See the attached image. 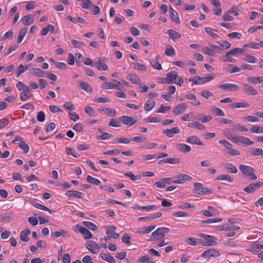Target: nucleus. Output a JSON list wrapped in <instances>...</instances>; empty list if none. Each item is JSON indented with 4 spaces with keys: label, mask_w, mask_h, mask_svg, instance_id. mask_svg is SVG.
<instances>
[{
    "label": "nucleus",
    "mask_w": 263,
    "mask_h": 263,
    "mask_svg": "<svg viewBox=\"0 0 263 263\" xmlns=\"http://www.w3.org/2000/svg\"><path fill=\"white\" fill-rule=\"evenodd\" d=\"M80 86L81 89L84 90L86 92H92L93 91L92 87L84 81H80Z\"/></svg>",
    "instance_id": "obj_30"
},
{
    "label": "nucleus",
    "mask_w": 263,
    "mask_h": 263,
    "mask_svg": "<svg viewBox=\"0 0 263 263\" xmlns=\"http://www.w3.org/2000/svg\"><path fill=\"white\" fill-rule=\"evenodd\" d=\"M86 179L89 183L95 185H100L101 183V182L98 179L93 178L90 175H88Z\"/></svg>",
    "instance_id": "obj_43"
},
{
    "label": "nucleus",
    "mask_w": 263,
    "mask_h": 263,
    "mask_svg": "<svg viewBox=\"0 0 263 263\" xmlns=\"http://www.w3.org/2000/svg\"><path fill=\"white\" fill-rule=\"evenodd\" d=\"M17 88L20 90H29V87L25 85L21 81H19L17 84H16V85Z\"/></svg>",
    "instance_id": "obj_55"
},
{
    "label": "nucleus",
    "mask_w": 263,
    "mask_h": 263,
    "mask_svg": "<svg viewBox=\"0 0 263 263\" xmlns=\"http://www.w3.org/2000/svg\"><path fill=\"white\" fill-rule=\"evenodd\" d=\"M200 236L204 238L205 240V242L202 243L204 246H214L217 243L216 238L213 236L206 235L204 234H201Z\"/></svg>",
    "instance_id": "obj_6"
},
{
    "label": "nucleus",
    "mask_w": 263,
    "mask_h": 263,
    "mask_svg": "<svg viewBox=\"0 0 263 263\" xmlns=\"http://www.w3.org/2000/svg\"><path fill=\"white\" fill-rule=\"evenodd\" d=\"M83 224L85 227L89 228L92 230L97 231L98 230L97 226L95 224L90 221H83Z\"/></svg>",
    "instance_id": "obj_46"
},
{
    "label": "nucleus",
    "mask_w": 263,
    "mask_h": 263,
    "mask_svg": "<svg viewBox=\"0 0 263 263\" xmlns=\"http://www.w3.org/2000/svg\"><path fill=\"white\" fill-rule=\"evenodd\" d=\"M100 256L101 258L109 262V263H116V260L114 258L111 256L108 253H101L100 254Z\"/></svg>",
    "instance_id": "obj_27"
},
{
    "label": "nucleus",
    "mask_w": 263,
    "mask_h": 263,
    "mask_svg": "<svg viewBox=\"0 0 263 263\" xmlns=\"http://www.w3.org/2000/svg\"><path fill=\"white\" fill-rule=\"evenodd\" d=\"M232 108H248L250 106V104L245 102H234L230 105Z\"/></svg>",
    "instance_id": "obj_25"
},
{
    "label": "nucleus",
    "mask_w": 263,
    "mask_h": 263,
    "mask_svg": "<svg viewBox=\"0 0 263 263\" xmlns=\"http://www.w3.org/2000/svg\"><path fill=\"white\" fill-rule=\"evenodd\" d=\"M219 256H220V253L217 250L215 249H210L203 252L201 256L207 259H210L211 257H217Z\"/></svg>",
    "instance_id": "obj_8"
},
{
    "label": "nucleus",
    "mask_w": 263,
    "mask_h": 263,
    "mask_svg": "<svg viewBox=\"0 0 263 263\" xmlns=\"http://www.w3.org/2000/svg\"><path fill=\"white\" fill-rule=\"evenodd\" d=\"M225 168L231 173L236 174L238 170L236 166L233 165L232 163H227L224 166Z\"/></svg>",
    "instance_id": "obj_39"
},
{
    "label": "nucleus",
    "mask_w": 263,
    "mask_h": 263,
    "mask_svg": "<svg viewBox=\"0 0 263 263\" xmlns=\"http://www.w3.org/2000/svg\"><path fill=\"white\" fill-rule=\"evenodd\" d=\"M242 119L243 120H246L248 122H256L259 121V119L258 117L253 116H247L243 117Z\"/></svg>",
    "instance_id": "obj_48"
},
{
    "label": "nucleus",
    "mask_w": 263,
    "mask_h": 263,
    "mask_svg": "<svg viewBox=\"0 0 263 263\" xmlns=\"http://www.w3.org/2000/svg\"><path fill=\"white\" fill-rule=\"evenodd\" d=\"M77 227L79 229V232L84 235V238L85 239L91 238L92 237V233L86 227L79 226L78 224L77 225Z\"/></svg>",
    "instance_id": "obj_13"
},
{
    "label": "nucleus",
    "mask_w": 263,
    "mask_h": 263,
    "mask_svg": "<svg viewBox=\"0 0 263 263\" xmlns=\"http://www.w3.org/2000/svg\"><path fill=\"white\" fill-rule=\"evenodd\" d=\"M22 21L25 26H29L33 23L34 17L31 14H28L22 18Z\"/></svg>",
    "instance_id": "obj_23"
},
{
    "label": "nucleus",
    "mask_w": 263,
    "mask_h": 263,
    "mask_svg": "<svg viewBox=\"0 0 263 263\" xmlns=\"http://www.w3.org/2000/svg\"><path fill=\"white\" fill-rule=\"evenodd\" d=\"M29 72L32 74L37 77H42L44 76L46 73L44 71H43L40 68H33L30 70Z\"/></svg>",
    "instance_id": "obj_29"
},
{
    "label": "nucleus",
    "mask_w": 263,
    "mask_h": 263,
    "mask_svg": "<svg viewBox=\"0 0 263 263\" xmlns=\"http://www.w3.org/2000/svg\"><path fill=\"white\" fill-rule=\"evenodd\" d=\"M71 43L76 48H80L83 46H84V44L83 42L81 41H77L75 40H71Z\"/></svg>",
    "instance_id": "obj_64"
},
{
    "label": "nucleus",
    "mask_w": 263,
    "mask_h": 263,
    "mask_svg": "<svg viewBox=\"0 0 263 263\" xmlns=\"http://www.w3.org/2000/svg\"><path fill=\"white\" fill-rule=\"evenodd\" d=\"M239 170L243 175L250 177L252 180L257 179V176L254 174L255 170L251 166L241 164L239 166Z\"/></svg>",
    "instance_id": "obj_2"
},
{
    "label": "nucleus",
    "mask_w": 263,
    "mask_h": 263,
    "mask_svg": "<svg viewBox=\"0 0 263 263\" xmlns=\"http://www.w3.org/2000/svg\"><path fill=\"white\" fill-rule=\"evenodd\" d=\"M186 142L192 144L199 145L201 146L203 145V143L201 142L200 139L196 136H192L189 137L187 138Z\"/></svg>",
    "instance_id": "obj_19"
},
{
    "label": "nucleus",
    "mask_w": 263,
    "mask_h": 263,
    "mask_svg": "<svg viewBox=\"0 0 263 263\" xmlns=\"http://www.w3.org/2000/svg\"><path fill=\"white\" fill-rule=\"evenodd\" d=\"M247 80L248 82L256 84L263 82V76L257 77H249L247 78Z\"/></svg>",
    "instance_id": "obj_28"
},
{
    "label": "nucleus",
    "mask_w": 263,
    "mask_h": 263,
    "mask_svg": "<svg viewBox=\"0 0 263 263\" xmlns=\"http://www.w3.org/2000/svg\"><path fill=\"white\" fill-rule=\"evenodd\" d=\"M212 111L215 114L216 116H224V113L223 111L219 108L215 107L212 109Z\"/></svg>",
    "instance_id": "obj_63"
},
{
    "label": "nucleus",
    "mask_w": 263,
    "mask_h": 263,
    "mask_svg": "<svg viewBox=\"0 0 263 263\" xmlns=\"http://www.w3.org/2000/svg\"><path fill=\"white\" fill-rule=\"evenodd\" d=\"M128 77L130 81L133 83L138 84L139 85H142V83H140L141 80L136 74L130 73L128 74Z\"/></svg>",
    "instance_id": "obj_33"
},
{
    "label": "nucleus",
    "mask_w": 263,
    "mask_h": 263,
    "mask_svg": "<svg viewBox=\"0 0 263 263\" xmlns=\"http://www.w3.org/2000/svg\"><path fill=\"white\" fill-rule=\"evenodd\" d=\"M31 233V231L29 229H26L22 231L20 234V239L22 241L27 242L29 240L28 235Z\"/></svg>",
    "instance_id": "obj_24"
},
{
    "label": "nucleus",
    "mask_w": 263,
    "mask_h": 263,
    "mask_svg": "<svg viewBox=\"0 0 263 263\" xmlns=\"http://www.w3.org/2000/svg\"><path fill=\"white\" fill-rule=\"evenodd\" d=\"M234 128L232 129V132H234L236 130H239L240 132H247L248 130L247 128L240 124H235L234 125Z\"/></svg>",
    "instance_id": "obj_49"
},
{
    "label": "nucleus",
    "mask_w": 263,
    "mask_h": 263,
    "mask_svg": "<svg viewBox=\"0 0 263 263\" xmlns=\"http://www.w3.org/2000/svg\"><path fill=\"white\" fill-rule=\"evenodd\" d=\"M172 215L176 217H187L189 215L184 211H178L173 213Z\"/></svg>",
    "instance_id": "obj_57"
},
{
    "label": "nucleus",
    "mask_w": 263,
    "mask_h": 263,
    "mask_svg": "<svg viewBox=\"0 0 263 263\" xmlns=\"http://www.w3.org/2000/svg\"><path fill=\"white\" fill-rule=\"evenodd\" d=\"M155 106V101L152 100H148L146 102L144 106V109L149 111L151 110Z\"/></svg>",
    "instance_id": "obj_35"
},
{
    "label": "nucleus",
    "mask_w": 263,
    "mask_h": 263,
    "mask_svg": "<svg viewBox=\"0 0 263 263\" xmlns=\"http://www.w3.org/2000/svg\"><path fill=\"white\" fill-rule=\"evenodd\" d=\"M176 178L178 179L177 180H180L182 182V183H183V181H189L192 180V177L188 175L183 174H180L178 175Z\"/></svg>",
    "instance_id": "obj_37"
},
{
    "label": "nucleus",
    "mask_w": 263,
    "mask_h": 263,
    "mask_svg": "<svg viewBox=\"0 0 263 263\" xmlns=\"http://www.w3.org/2000/svg\"><path fill=\"white\" fill-rule=\"evenodd\" d=\"M203 52L204 53L210 56H213L214 55L215 51L213 49L208 47H204L203 48Z\"/></svg>",
    "instance_id": "obj_60"
},
{
    "label": "nucleus",
    "mask_w": 263,
    "mask_h": 263,
    "mask_svg": "<svg viewBox=\"0 0 263 263\" xmlns=\"http://www.w3.org/2000/svg\"><path fill=\"white\" fill-rule=\"evenodd\" d=\"M156 208V206L155 205H151L148 206H140L136 205L134 207L135 210H144L147 211H150Z\"/></svg>",
    "instance_id": "obj_40"
},
{
    "label": "nucleus",
    "mask_w": 263,
    "mask_h": 263,
    "mask_svg": "<svg viewBox=\"0 0 263 263\" xmlns=\"http://www.w3.org/2000/svg\"><path fill=\"white\" fill-rule=\"evenodd\" d=\"M36 118L39 122H44L45 120V114L43 111H40L38 112Z\"/></svg>",
    "instance_id": "obj_62"
},
{
    "label": "nucleus",
    "mask_w": 263,
    "mask_h": 263,
    "mask_svg": "<svg viewBox=\"0 0 263 263\" xmlns=\"http://www.w3.org/2000/svg\"><path fill=\"white\" fill-rule=\"evenodd\" d=\"M219 144L223 145V146L228 149V154L231 156H239L240 152L233 148V145L229 141L226 140H220L218 141Z\"/></svg>",
    "instance_id": "obj_3"
},
{
    "label": "nucleus",
    "mask_w": 263,
    "mask_h": 263,
    "mask_svg": "<svg viewBox=\"0 0 263 263\" xmlns=\"http://www.w3.org/2000/svg\"><path fill=\"white\" fill-rule=\"evenodd\" d=\"M187 107L186 105L184 103H181L177 105L174 109V112L176 115L181 114L184 112Z\"/></svg>",
    "instance_id": "obj_20"
},
{
    "label": "nucleus",
    "mask_w": 263,
    "mask_h": 263,
    "mask_svg": "<svg viewBox=\"0 0 263 263\" xmlns=\"http://www.w3.org/2000/svg\"><path fill=\"white\" fill-rule=\"evenodd\" d=\"M248 155L252 157L263 156V151L259 148H251L248 150Z\"/></svg>",
    "instance_id": "obj_17"
},
{
    "label": "nucleus",
    "mask_w": 263,
    "mask_h": 263,
    "mask_svg": "<svg viewBox=\"0 0 263 263\" xmlns=\"http://www.w3.org/2000/svg\"><path fill=\"white\" fill-rule=\"evenodd\" d=\"M258 249H263V245L259 244L258 242H255L251 245L249 251L253 253L257 252Z\"/></svg>",
    "instance_id": "obj_34"
},
{
    "label": "nucleus",
    "mask_w": 263,
    "mask_h": 263,
    "mask_svg": "<svg viewBox=\"0 0 263 263\" xmlns=\"http://www.w3.org/2000/svg\"><path fill=\"white\" fill-rule=\"evenodd\" d=\"M214 77L211 76H208L205 77H200L198 76L199 82H196V83H198V85L203 84L208 82L211 81L213 79Z\"/></svg>",
    "instance_id": "obj_36"
},
{
    "label": "nucleus",
    "mask_w": 263,
    "mask_h": 263,
    "mask_svg": "<svg viewBox=\"0 0 263 263\" xmlns=\"http://www.w3.org/2000/svg\"><path fill=\"white\" fill-rule=\"evenodd\" d=\"M179 133L180 129L178 127H173L171 129H166L163 130V133L170 138L173 137L174 134H177Z\"/></svg>",
    "instance_id": "obj_14"
},
{
    "label": "nucleus",
    "mask_w": 263,
    "mask_h": 263,
    "mask_svg": "<svg viewBox=\"0 0 263 263\" xmlns=\"http://www.w3.org/2000/svg\"><path fill=\"white\" fill-rule=\"evenodd\" d=\"M178 151L183 153H187L191 151V147L185 144L180 143L177 146Z\"/></svg>",
    "instance_id": "obj_31"
},
{
    "label": "nucleus",
    "mask_w": 263,
    "mask_h": 263,
    "mask_svg": "<svg viewBox=\"0 0 263 263\" xmlns=\"http://www.w3.org/2000/svg\"><path fill=\"white\" fill-rule=\"evenodd\" d=\"M227 137L233 142L236 144L242 143L248 146L254 144L253 141H252L248 138L246 137L241 136H233L229 133L228 134Z\"/></svg>",
    "instance_id": "obj_1"
},
{
    "label": "nucleus",
    "mask_w": 263,
    "mask_h": 263,
    "mask_svg": "<svg viewBox=\"0 0 263 263\" xmlns=\"http://www.w3.org/2000/svg\"><path fill=\"white\" fill-rule=\"evenodd\" d=\"M167 33L169 35V37L174 41H175L177 39L181 37V34L174 29L168 30Z\"/></svg>",
    "instance_id": "obj_22"
},
{
    "label": "nucleus",
    "mask_w": 263,
    "mask_h": 263,
    "mask_svg": "<svg viewBox=\"0 0 263 263\" xmlns=\"http://www.w3.org/2000/svg\"><path fill=\"white\" fill-rule=\"evenodd\" d=\"M162 181L165 184H171L172 183L182 184V182L180 180H174L171 177L163 178Z\"/></svg>",
    "instance_id": "obj_42"
},
{
    "label": "nucleus",
    "mask_w": 263,
    "mask_h": 263,
    "mask_svg": "<svg viewBox=\"0 0 263 263\" xmlns=\"http://www.w3.org/2000/svg\"><path fill=\"white\" fill-rule=\"evenodd\" d=\"M122 240L124 243H126L127 245L131 244L130 237L127 233H125L122 237Z\"/></svg>",
    "instance_id": "obj_58"
},
{
    "label": "nucleus",
    "mask_w": 263,
    "mask_h": 263,
    "mask_svg": "<svg viewBox=\"0 0 263 263\" xmlns=\"http://www.w3.org/2000/svg\"><path fill=\"white\" fill-rule=\"evenodd\" d=\"M194 190L193 193L197 195H204L208 193H212V191L208 188L203 186L201 183L196 182L194 184Z\"/></svg>",
    "instance_id": "obj_4"
},
{
    "label": "nucleus",
    "mask_w": 263,
    "mask_h": 263,
    "mask_svg": "<svg viewBox=\"0 0 263 263\" xmlns=\"http://www.w3.org/2000/svg\"><path fill=\"white\" fill-rule=\"evenodd\" d=\"M19 146L24 151V153L27 154V153H28L29 151V147L25 141H21V143H20Z\"/></svg>",
    "instance_id": "obj_54"
},
{
    "label": "nucleus",
    "mask_w": 263,
    "mask_h": 263,
    "mask_svg": "<svg viewBox=\"0 0 263 263\" xmlns=\"http://www.w3.org/2000/svg\"><path fill=\"white\" fill-rule=\"evenodd\" d=\"M27 32V28H23L20 30V32H19V35H18V37L17 39V43H21L22 42V41H23L24 36L26 34Z\"/></svg>",
    "instance_id": "obj_41"
},
{
    "label": "nucleus",
    "mask_w": 263,
    "mask_h": 263,
    "mask_svg": "<svg viewBox=\"0 0 263 263\" xmlns=\"http://www.w3.org/2000/svg\"><path fill=\"white\" fill-rule=\"evenodd\" d=\"M243 60L250 63H255L257 61L256 57L251 55H247Z\"/></svg>",
    "instance_id": "obj_53"
},
{
    "label": "nucleus",
    "mask_w": 263,
    "mask_h": 263,
    "mask_svg": "<svg viewBox=\"0 0 263 263\" xmlns=\"http://www.w3.org/2000/svg\"><path fill=\"white\" fill-rule=\"evenodd\" d=\"M250 131L252 133L256 134L263 133V127H260L258 125H254L250 129Z\"/></svg>",
    "instance_id": "obj_50"
},
{
    "label": "nucleus",
    "mask_w": 263,
    "mask_h": 263,
    "mask_svg": "<svg viewBox=\"0 0 263 263\" xmlns=\"http://www.w3.org/2000/svg\"><path fill=\"white\" fill-rule=\"evenodd\" d=\"M169 82V84L175 82V80L178 77V72L176 71L173 70L170 72L167 73L166 76Z\"/></svg>",
    "instance_id": "obj_21"
},
{
    "label": "nucleus",
    "mask_w": 263,
    "mask_h": 263,
    "mask_svg": "<svg viewBox=\"0 0 263 263\" xmlns=\"http://www.w3.org/2000/svg\"><path fill=\"white\" fill-rule=\"evenodd\" d=\"M204 30L208 34H209L214 39H217L219 37L217 34L215 33L214 32V31L217 32V30H214L213 28L211 27H205L204 28Z\"/></svg>",
    "instance_id": "obj_38"
},
{
    "label": "nucleus",
    "mask_w": 263,
    "mask_h": 263,
    "mask_svg": "<svg viewBox=\"0 0 263 263\" xmlns=\"http://www.w3.org/2000/svg\"><path fill=\"white\" fill-rule=\"evenodd\" d=\"M106 59L105 58H99L97 64L99 65L97 69L99 70H107L108 69V66L105 63Z\"/></svg>",
    "instance_id": "obj_18"
},
{
    "label": "nucleus",
    "mask_w": 263,
    "mask_h": 263,
    "mask_svg": "<svg viewBox=\"0 0 263 263\" xmlns=\"http://www.w3.org/2000/svg\"><path fill=\"white\" fill-rule=\"evenodd\" d=\"M133 64L134 65V68L135 69H137L142 71H145L147 70V67L144 64L139 63H133Z\"/></svg>",
    "instance_id": "obj_45"
},
{
    "label": "nucleus",
    "mask_w": 263,
    "mask_h": 263,
    "mask_svg": "<svg viewBox=\"0 0 263 263\" xmlns=\"http://www.w3.org/2000/svg\"><path fill=\"white\" fill-rule=\"evenodd\" d=\"M124 174L125 176L129 177L132 181H135L136 179H140L141 177V175L135 176L133 173L130 172L125 173Z\"/></svg>",
    "instance_id": "obj_51"
},
{
    "label": "nucleus",
    "mask_w": 263,
    "mask_h": 263,
    "mask_svg": "<svg viewBox=\"0 0 263 263\" xmlns=\"http://www.w3.org/2000/svg\"><path fill=\"white\" fill-rule=\"evenodd\" d=\"M219 87L221 89H223L224 90H229V91H232L234 90L236 91L238 90L239 88V86L236 84H221Z\"/></svg>",
    "instance_id": "obj_15"
},
{
    "label": "nucleus",
    "mask_w": 263,
    "mask_h": 263,
    "mask_svg": "<svg viewBox=\"0 0 263 263\" xmlns=\"http://www.w3.org/2000/svg\"><path fill=\"white\" fill-rule=\"evenodd\" d=\"M212 119V117L211 116H205V115H201L199 118V120L202 123H206L210 121H211Z\"/></svg>",
    "instance_id": "obj_59"
},
{
    "label": "nucleus",
    "mask_w": 263,
    "mask_h": 263,
    "mask_svg": "<svg viewBox=\"0 0 263 263\" xmlns=\"http://www.w3.org/2000/svg\"><path fill=\"white\" fill-rule=\"evenodd\" d=\"M261 186H263V182H262L251 183L248 186L246 187L243 191L248 194L252 193Z\"/></svg>",
    "instance_id": "obj_9"
},
{
    "label": "nucleus",
    "mask_w": 263,
    "mask_h": 263,
    "mask_svg": "<svg viewBox=\"0 0 263 263\" xmlns=\"http://www.w3.org/2000/svg\"><path fill=\"white\" fill-rule=\"evenodd\" d=\"M170 11L172 20L176 24H180V21L178 13L176 10H174L171 5L170 6Z\"/></svg>",
    "instance_id": "obj_16"
},
{
    "label": "nucleus",
    "mask_w": 263,
    "mask_h": 263,
    "mask_svg": "<svg viewBox=\"0 0 263 263\" xmlns=\"http://www.w3.org/2000/svg\"><path fill=\"white\" fill-rule=\"evenodd\" d=\"M188 126L190 128H197L200 130H203L205 128L204 125L198 121L189 123Z\"/></svg>",
    "instance_id": "obj_32"
},
{
    "label": "nucleus",
    "mask_w": 263,
    "mask_h": 263,
    "mask_svg": "<svg viewBox=\"0 0 263 263\" xmlns=\"http://www.w3.org/2000/svg\"><path fill=\"white\" fill-rule=\"evenodd\" d=\"M166 163H170L172 164H179L180 161V158H171L166 159Z\"/></svg>",
    "instance_id": "obj_52"
},
{
    "label": "nucleus",
    "mask_w": 263,
    "mask_h": 263,
    "mask_svg": "<svg viewBox=\"0 0 263 263\" xmlns=\"http://www.w3.org/2000/svg\"><path fill=\"white\" fill-rule=\"evenodd\" d=\"M243 92L249 96H255L257 94V90L252 86L248 84L243 85Z\"/></svg>",
    "instance_id": "obj_12"
},
{
    "label": "nucleus",
    "mask_w": 263,
    "mask_h": 263,
    "mask_svg": "<svg viewBox=\"0 0 263 263\" xmlns=\"http://www.w3.org/2000/svg\"><path fill=\"white\" fill-rule=\"evenodd\" d=\"M165 54L167 56H174L175 54L174 49L172 46L169 45V48H167L165 51Z\"/></svg>",
    "instance_id": "obj_61"
},
{
    "label": "nucleus",
    "mask_w": 263,
    "mask_h": 263,
    "mask_svg": "<svg viewBox=\"0 0 263 263\" xmlns=\"http://www.w3.org/2000/svg\"><path fill=\"white\" fill-rule=\"evenodd\" d=\"M170 231V229L168 228H159L157 229L155 231L152 233L154 239L159 240L163 238L165 234L167 233Z\"/></svg>",
    "instance_id": "obj_5"
},
{
    "label": "nucleus",
    "mask_w": 263,
    "mask_h": 263,
    "mask_svg": "<svg viewBox=\"0 0 263 263\" xmlns=\"http://www.w3.org/2000/svg\"><path fill=\"white\" fill-rule=\"evenodd\" d=\"M30 88L29 90L23 91L20 94V97L22 101H26L32 97V94L30 92Z\"/></svg>",
    "instance_id": "obj_26"
},
{
    "label": "nucleus",
    "mask_w": 263,
    "mask_h": 263,
    "mask_svg": "<svg viewBox=\"0 0 263 263\" xmlns=\"http://www.w3.org/2000/svg\"><path fill=\"white\" fill-rule=\"evenodd\" d=\"M121 125V122L118 120L116 121L115 119L112 118L110 120L109 126L112 127H120Z\"/></svg>",
    "instance_id": "obj_56"
},
{
    "label": "nucleus",
    "mask_w": 263,
    "mask_h": 263,
    "mask_svg": "<svg viewBox=\"0 0 263 263\" xmlns=\"http://www.w3.org/2000/svg\"><path fill=\"white\" fill-rule=\"evenodd\" d=\"M216 180H226L230 182H232L233 180L232 178L228 175H221L218 176Z\"/></svg>",
    "instance_id": "obj_44"
},
{
    "label": "nucleus",
    "mask_w": 263,
    "mask_h": 263,
    "mask_svg": "<svg viewBox=\"0 0 263 263\" xmlns=\"http://www.w3.org/2000/svg\"><path fill=\"white\" fill-rule=\"evenodd\" d=\"M116 228L114 226H109L107 227L106 231V235L108 236L109 238H112L114 239L118 238L119 234L116 233L115 230Z\"/></svg>",
    "instance_id": "obj_10"
},
{
    "label": "nucleus",
    "mask_w": 263,
    "mask_h": 263,
    "mask_svg": "<svg viewBox=\"0 0 263 263\" xmlns=\"http://www.w3.org/2000/svg\"><path fill=\"white\" fill-rule=\"evenodd\" d=\"M246 50L243 49L236 48L234 49L230 50L228 52V54L236 55L237 53H243Z\"/></svg>",
    "instance_id": "obj_47"
},
{
    "label": "nucleus",
    "mask_w": 263,
    "mask_h": 263,
    "mask_svg": "<svg viewBox=\"0 0 263 263\" xmlns=\"http://www.w3.org/2000/svg\"><path fill=\"white\" fill-rule=\"evenodd\" d=\"M119 120L124 125L131 126L137 122V120L134 117L123 116L119 118Z\"/></svg>",
    "instance_id": "obj_7"
},
{
    "label": "nucleus",
    "mask_w": 263,
    "mask_h": 263,
    "mask_svg": "<svg viewBox=\"0 0 263 263\" xmlns=\"http://www.w3.org/2000/svg\"><path fill=\"white\" fill-rule=\"evenodd\" d=\"M86 248L94 254H97L99 252V247L98 244L93 241H88L86 243Z\"/></svg>",
    "instance_id": "obj_11"
}]
</instances>
